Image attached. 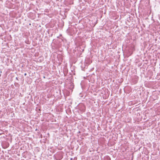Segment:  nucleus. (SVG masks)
I'll return each mask as SVG.
<instances>
[{
    "label": "nucleus",
    "instance_id": "obj_4",
    "mask_svg": "<svg viewBox=\"0 0 160 160\" xmlns=\"http://www.w3.org/2000/svg\"><path fill=\"white\" fill-rule=\"evenodd\" d=\"M107 158H108V159H109V160H110V158L109 157H108Z\"/></svg>",
    "mask_w": 160,
    "mask_h": 160
},
{
    "label": "nucleus",
    "instance_id": "obj_9",
    "mask_svg": "<svg viewBox=\"0 0 160 160\" xmlns=\"http://www.w3.org/2000/svg\"><path fill=\"white\" fill-rule=\"evenodd\" d=\"M71 72H72V73H73V71H72V70L71 71Z\"/></svg>",
    "mask_w": 160,
    "mask_h": 160
},
{
    "label": "nucleus",
    "instance_id": "obj_3",
    "mask_svg": "<svg viewBox=\"0 0 160 160\" xmlns=\"http://www.w3.org/2000/svg\"><path fill=\"white\" fill-rule=\"evenodd\" d=\"M67 32L68 33V34L70 35V29H69V28L67 30Z\"/></svg>",
    "mask_w": 160,
    "mask_h": 160
},
{
    "label": "nucleus",
    "instance_id": "obj_5",
    "mask_svg": "<svg viewBox=\"0 0 160 160\" xmlns=\"http://www.w3.org/2000/svg\"><path fill=\"white\" fill-rule=\"evenodd\" d=\"M26 75H27V73H24V75L25 76H26Z\"/></svg>",
    "mask_w": 160,
    "mask_h": 160
},
{
    "label": "nucleus",
    "instance_id": "obj_1",
    "mask_svg": "<svg viewBox=\"0 0 160 160\" xmlns=\"http://www.w3.org/2000/svg\"><path fill=\"white\" fill-rule=\"evenodd\" d=\"M78 108L80 110L83 112H85L86 109L85 106L82 103L79 105Z\"/></svg>",
    "mask_w": 160,
    "mask_h": 160
},
{
    "label": "nucleus",
    "instance_id": "obj_6",
    "mask_svg": "<svg viewBox=\"0 0 160 160\" xmlns=\"http://www.w3.org/2000/svg\"><path fill=\"white\" fill-rule=\"evenodd\" d=\"M72 160V158H71V160Z\"/></svg>",
    "mask_w": 160,
    "mask_h": 160
},
{
    "label": "nucleus",
    "instance_id": "obj_7",
    "mask_svg": "<svg viewBox=\"0 0 160 160\" xmlns=\"http://www.w3.org/2000/svg\"><path fill=\"white\" fill-rule=\"evenodd\" d=\"M16 79H17V80L18 79V78H17V77H16Z\"/></svg>",
    "mask_w": 160,
    "mask_h": 160
},
{
    "label": "nucleus",
    "instance_id": "obj_8",
    "mask_svg": "<svg viewBox=\"0 0 160 160\" xmlns=\"http://www.w3.org/2000/svg\"><path fill=\"white\" fill-rule=\"evenodd\" d=\"M73 74H74V75H75V73H73Z\"/></svg>",
    "mask_w": 160,
    "mask_h": 160
},
{
    "label": "nucleus",
    "instance_id": "obj_2",
    "mask_svg": "<svg viewBox=\"0 0 160 160\" xmlns=\"http://www.w3.org/2000/svg\"><path fill=\"white\" fill-rule=\"evenodd\" d=\"M71 90H72V89L74 87V84L72 83V79L71 78Z\"/></svg>",
    "mask_w": 160,
    "mask_h": 160
}]
</instances>
